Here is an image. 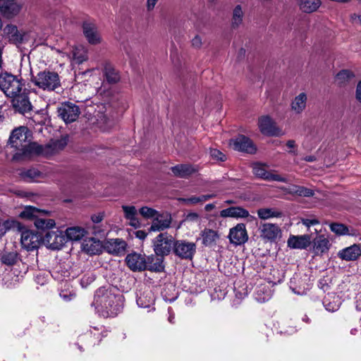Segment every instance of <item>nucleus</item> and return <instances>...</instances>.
Returning <instances> with one entry per match:
<instances>
[{
	"mask_svg": "<svg viewBox=\"0 0 361 361\" xmlns=\"http://www.w3.org/2000/svg\"><path fill=\"white\" fill-rule=\"evenodd\" d=\"M114 287H101L94 294L92 305L104 317H115L123 309L122 296Z\"/></svg>",
	"mask_w": 361,
	"mask_h": 361,
	"instance_id": "f257e3e1",
	"label": "nucleus"
},
{
	"mask_svg": "<svg viewBox=\"0 0 361 361\" xmlns=\"http://www.w3.org/2000/svg\"><path fill=\"white\" fill-rule=\"evenodd\" d=\"M28 133L29 130L25 126H20L11 132L8 145L18 151L13 155V159L28 158L34 154L35 147H32L33 142H30L27 140Z\"/></svg>",
	"mask_w": 361,
	"mask_h": 361,
	"instance_id": "f03ea898",
	"label": "nucleus"
},
{
	"mask_svg": "<svg viewBox=\"0 0 361 361\" xmlns=\"http://www.w3.org/2000/svg\"><path fill=\"white\" fill-rule=\"evenodd\" d=\"M31 81L39 89L47 92L56 91L61 85L59 74L48 70L39 71L36 75H33Z\"/></svg>",
	"mask_w": 361,
	"mask_h": 361,
	"instance_id": "7ed1b4c3",
	"label": "nucleus"
},
{
	"mask_svg": "<svg viewBox=\"0 0 361 361\" xmlns=\"http://www.w3.org/2000/svg\"><path fill=\"white\" fill-rule=\"evenodd\" d=\"M24 87L22 78L8 73L0 74V89L6 97L16 96L25 89Z\"/></svg>",
	"mask_w": 361,
	"mask_h": 361,
	"instance_id": "20e7f679",
	"label": "nucleus"
},
{
	"mask_svg": "<svg viewBox=\"0 0 361 361\" xmlns=\"http://www.w3.org/2000/svg\"><path fill=\"white\" fill-rule=\"evenodd\" d=\"M103 75L104 78V80L102 87L99 88L97 90V94L103 96L105 99V101L109 102V97L111 95V91H106L105 90V83H108L110 85H115L118 83L121 80V75L118 71H117L114 66L109 63L106 62L104 64L103 67Z\"/></svg>",
	"mask_w": 361,
	"mask_h": 361,
	"instance_id": "39448f33",
	"label": "nucleus"
},
{
	"mask_svg": "<svg viewBox=\"0 0 361 361\" xmlns=\"http://www.w3.org/2000/svg\"><path fill=\"white\" fill-rule=\"evenodd\" d=\"M12 228L20 233V241L23 247L27 250H34L39 246V238L37 233L27 229L18 221H12Z\"/></svg>",
	"mask_w": 361,
	"mask_h": 361,
	"instance_id": "423d86ee",
	"label": "nucleus"
},
{
	"mask_svg": "<svg viewBox=\"0 0 361 361\" xmlns=\"http://www.w3.org/2000/svg\"><path fill=\"white\" fill-rule=\"evenodd\" d=\"M67 143L68 139L66 137H62L57 140H51L44 145L33 142L32 147H35L34 154H42L46 157L54 155L63 150L67 145Z\"/></svg>",
	"mask_w": 361,
	"mask_h": 361,
	"instance_id": "0eeeda50",
	"label": "nucleus"
},
{
	"mask_svg": "<svg viewBox=\"0 0 361 361\" xmlns=\"http://www.w3.org/2000/svg\"><path fill=\"white\" fill-rule=\"evenodd\" d=\"M175 239L167 233H159L154 240V250L157 255H168L173 251Z\"/></svg>",
	"mask_w": 361,
	"mask_h": 361,
	"instance_id": "6e6552de",
	"label": "nucleus"
},
{
	"mask_svg": "<svg viewBox=\"0 0 361 361\" xmlns=\"http://www.w3.org/2000/svg\"><path fill=\"white\" fill-rule=\"evenodd\" d=\"M58 116L66 123H71L78 118L80 111L76 104L67 102L61 103L57 107Z\"/></svg>",
	"mask_w": 361,
	"mask_h": 361,
	"instance_id": "1a4fd4ad",
	"label": "nucleus"
},
{
	"mask_svg": "<svg viewBox=\"0 0 361 361\" xmlns=\"http://www.w3.org/2000/svg\"><path fill=\"white\" fill-rule=\"evenodd\" d=\"M196 250V243L186 240H177L174 244L173 253L180 259H192Z\"/></svg>",
	"mask_w": 361,
	"mask_h": 361,
	"instance_id": "9d476101",
	"label": "nucleus"
},
{
	"mask_svg": "<svg viewBox=\"0 0 361 361\" xmlns=\"http://www.w3.org/2000/svg\"><path fill=\"white\" fill-rule=\"evenodd\" d=\"M11 99L12 106L16 111L25 114L32 111V106L26 89L18 93L16 96L11 97Z\"/></svg>",
	"mask_w": 361,
	"mask_h": 361,
	"instance_id": "9b49d317",
	"label": "nucleus"
},
{
	"mask_svg": "<svg viewBox=\"0 0 361 361\" xmlns=\"http://www.w3.org/2000/svg\"><path fill=\"white\" fill-rule=\"evenodd\" d=\"M43 241L49 248L60 250L66 243V238L61 231H51L45 234Z\"/></svg>",
	"mask_w": 361,
	"mask_h": 361,
	"instance_id": "f8f14e48",
	"label": "nucleus"
},
{
	"mask_svg": "<svg viewBox=\"0 0 361 361\" xmlns=\"http://www.w3.org/2000/svg\"><path fill=\"white\" fill-rule=\"evenodd\" d=\"M259 232L262 240L271 243L275 242L281 235L280 227L277 224L270 223H264L260 225Z\"/></svg>",
	"mask_w": 361,
	"mask_h": 361,
	"instance_id": "ddd939ff",
	"label": "nucleus"
},
{
	"mask_svg": "<svg viewBox=\"0 0 361 361\" xmlns=\"http://www.w3.org/2000/svg\"><path fill=\"white\" fill-rule=\"evenodd\" d=\"M128 267L133 271H140L147 269V261L145 255L135 252L128 254L126 257Z\"/></svg>",
	"mask_w": 361,
	"mask_h": 361,
	"instance_id": "4468645a",
	"label": "nucleus"
},
{
	"mask_svg": "<svg viewBox=\"0 0 361 361\" xmlns=\"http://www.w3.org/2000/svg\"><path fill=\"white\" fill-rule=\"evenodd\" d=\"M253 173L258 178L268 181H278L281 183H287L288 180L278 174L273 173L266 169V166L256 163L252 166Z\"/></svg>",
	"mask_w": 361,
	"mask_h": 361,
	"instance_id": "2eb2a0df",
	"label": "nucleus"
},
{
	"mask_svg": "<svg viewBox=\"0 0 361 361\" xmlns=\"http://www.w3.org/2000/svg\"><path fill=\"white\" fill-rule=\"evenodd\" d=\"M258 126L261 133L264 135L271 136L282 135L281 130L276 127L274 121L268 116L259 118Z\"/></svg>",
	"mask_w": 361,
	"mask_h": 361,
	"instance_id": "dca6fc26",
	"label": "nucleus"
},
{
	"mask_svg": "<svg viewBox=\"0 0 361 361\" xmlns=\"http://www.w3.org/2000/svg\"><path fill=\"white\" fill-rule=\"evenodd\" d=\"M230 145L238 151L253 154L256 152V147L252 140L245 135H238L236 138L230 141Z\"/></svg>",
	"mask_w": 361,
	"mask_h": 361,
	"instance_id": "f3484780",
	"label": "nucleus"
},
{
	"mask_svg": "<svg viewBox=\"0 0 361 361\" xmlns=\"http://www.w3.org/2000/svg\"><path fill=\"white\" fill-rule=\"evenodd\" d=\"M228 238L232 244L236 245L244 244L248 240L245 225L238 224L231 228Z\"/></svg>",
	"mask_w": 361,
	"mask_h": 361,
	"instance_id": "a211bd4d",
	"label": "nucleus"
},
{
	"mask_svg": "<svg viewBox=\"0 0 361 361\" xmlns=\"http://www.w3.org/2000/svg\"><path fill=\"white\" fill-rule=\"evenodd\" d=\"M338 257L345 261H355L361 256V246L354 244L338 251Z\"/></svg>",
	"mask_w": 361,
	"mask_h": 361,
	"instance_id": "6ab92c4d",
	"label": "nucleus"
},
{
	"mask_svg": "<svg viewBox=\"0 0 361 361\" xmlns=\"http://www.w3.org/2000/svg\"><path fill=\"white\" fill-rule=\"evenodd\" d=\"M311 243V238L309 235H290L288 240V247L291 249H306Z\"/></svg>",
	"mask_w": 361,
	"mask_h": 361,
	"instance_id": "aec40b11",
	"label": "nucleus"
},
{
	"mask_svg": "<svg viewBox=\"0 0 361 361\" xmlns=\"http://www.w3.org/2000/svg\"><path fill=\"white\" fill-rule=\"evenodd\" d=\"M82 29L84 35L89 43L92 44L100 43L101 37L95 24L90 22H85L82 25Z\"/></svg>",
	"mask_w": 361,
	"mask_h": 361,
	"instance_id": "412c9836",
	"label": "nucleus"
},
{
	"mask_svg": "<svg viewBox=\"0 0 361 361\" xmlns=\"http://www.w3.org/2000/svg\"><path fill=\"white\" fill-rule=\"evenodd\" d=\"M20 6L15 0H0V13L7 18L17 15Z\"/></svg>",
	"mask_w": 361,
	"mask_h": 361,
	"instance_id": "4be33fe9",
	"label": "nucleus"
},
{
	"mask_svg": "<svg viewBox=\"0 0 361 361\" xmlns=\"http://www.w3.org/2000/svg\"><path fill=\"white\" fill-rule=\"evenodd\" d=\"M126 243L120 238L110 239L105 244L106 251L115 255H121L125 252Z\"/></svg>",
	"mask_w": 361,
	"mask_h": 361,
	"instance_id": "5701e85b",
	"label": "nucleus"
},
{
	"mask_svg": "<svg viewBox=\"0 0 361 361\" xmlns=\"http://www.w3.org/2000/svg\"><path fill=\"white\" fill-rule=\"evenodd\" d=\"M154 295L149 289L140 292L137 295V304L142 308H150L154 305Z\"/></svg>",
	"mask_w": 361,
	"mask_h": 361,
	"instance_id": "b1692460",
	"label": "nucleus"
},
{
	"mask_svg": "<svg viewBox=\"0 0 361 361\" xmlns=\"http://www.w3.org/2000/svg\"><path fill=\"white\" fill-rule=\"evenodd\" d=\"M174 176L185 178L197 171V168L191 164H178L171 167Z\"/></svg>",
	"mask_w": 361,
	"mask_h": 361,
	"instance_id": "393cba45",
	"label": "nucleus"
},
{
	"mask_svg": "<svg viewBox=\"0 0 361 361\" xmlns=\"http://www.w3.org/2000/svg\"><path fill=\"white\" fill-rule=\"evenodd\" d=\"M47 213V210L39 209L32 206H26L19 214V216L21 219L32 221L35 222L37 217L40 216V215H45Z\"/></svg>",
	"mask_w": 361,
	"mask_h": 361,
	"instance_id": "a878e982",
	"label": "nucleus"
},
{
	"mask_svg": "<svg viewBox=\"0 0 361 361\" xmlns=\"http://www.w3.org/2000/svg\"><path fill=\"white\" fill-rule=\"evenodd\" d=\"M221 217L246 218L249 216V212L240 207H231L220 212Z\"/></svg>",
	"mask_w": 361,
	"mask_h": 361,
	"instance_id": "bb28decb",
	"label": "nucleus"
},
{
	"mask_svg": "<svg viewBox=\"0 0 361 361\" xmlns=\"http://www.w3.org/2000/svg\"><path fill=\"white\" fill-rule=\"evenodd\" d=\"M4 34L8 37L9 41L13 44H20L23 40V35L20 32L14 25H7L4 29Z\"/></svg>",
	"mask_w": 361,
	"mask_h": 361,
	"instance_id": "cd10ccee",
	"label": "nucleus"
},
{
	"mask_svg": "<svg viewBox=\"0 0 361 361\" xmlns=\"http://www.w3.org/2000/svg\"><path fill=\"white\" fill-rule=\"evenodd\" d=\"M122 209L125 218L129 221V225L135 228L140 227V222L137 217V209L134 206L123 205Z\"/></svg>",
	"mask_w": 361,
	"mask_h": 361,
	"instance_id": "c85d7f7f",
	"label": "nucleus"
},
{
	"mask_svg": "<svg viewBox=\"0 0 361 361\" xmlns=\"http://www.w3.org/2000/svg\"><path fill=\"white\" fill-rule=\"evenodd\" d=\"M329 247V240L323 235H318L313 240V250L316 255H322L327 252Z\"/></svg>",
	"mask_w": 361,
	"mask_h": 361,
	"instance_id": "c756f323",
	"label": "nucleus"
},
{
	"mask_svg": "<svg viewBox=\"0 0 361 361\" xmlns=\"http://www.w3.org/2000/svg\"><path fill=\"white\" fill-rule=\"evenodd\" d=\"M300 9L306 13L315 12L321 6L320 0H297Z\"/></svg>",
	"mask_w": 361,
	"mask_h": 361,
	"instance_id": "7c9ffc66",
	"label": "nucleus"
},
{
	"mask_svg": "<svg viewBox=\"0 0 361 361\" xmlns=\"http://www.w3.org/2000/svg\"><path fill=\"white\" fill-rule=\"evenodd\" d=\"M254 295L259 302H264L271 298V290L268 286L260 284L257 286Z\"/></svg>",
	"mask_w": 361,
	"mask_h": 361,
	"instance_id": "2f4dec72",
	"label": "nucleus"
},
{
	"mask_svg": "<svg viewBox=\"0 0 361 361\" xmlns=\"http://www.w3.org/2000/svg\"><path fill=\"white\" fill-rule=\"evenodd\" d=\"M87 233L86 230L78 226L70 227L66 230L65 236L68 240L77 241L82 239Z\"/></svg>",
	"mask_w": 361,
	"mask_h": 361,
	"instance_id": "473e14b6",
	"label": "nucleus"
},
{
	"mask_svg": "<svg viewBox=\"0 0 361 361\" xmlns=\"http://www.w3.org/2000/svg\"><path fill=\"white\" fill-rule=\"evenodd\" d=\"M307 97L305 92L300 93L291 103V109L296 114H301L306 107Z\"/></svg>",
	"mask_w": 361,
	"mask_h": 361,
	"instance_id": "72a5a7b5",
	"label": "nucleus"
},
{
	"mask_svg": "<svg viewBox=\"0 0 361 361\" xmlns=\"http://www.w3.org/2000/svg\"><path fill=\"white\" fill-rule=\"evenodd\" d=\"M171 218L159 217V214L154 219L149 230L152 231H160L170 227Z\"/></svg>",
	"mask_w": 361,
	"mask_h": 361,
	"instance_id": "f704fd0d",
	"label": "nucleus"
},
{
	"mask_svg": "<svg viewBox=\"0 0 361 361\" xmlns=\"http://www.w3.org/2000/svg\"><path fill=\"white\" fill-rule=\"evenodd\" d=\"M49 213L50 212L47 211V213L45 215H40V216L35 219L34 224L37 228L45 230L51 228L55 226L56 224L54 220L51 219H47Z\"/></svg>",
	"mask_w": 361,
	"mask_h": 361,
	"instance_id": "c9c22d12",
	"label": "nucleus"
},
{
	"mask_svg": "<svg viewBox=\"0 0 361 361\" xmlns=\"http://www.w3.org/2000/svg\"><path fill=\"white\" fill-rule=\"evenodd\" d=\"M287 192L289 194L300 197H312L314 194L312 189L296 185L290 186L287 189Z\"/></svg>",
	"mask_w": 361,
	"mask_h": 361,
	"instance_id": "e433bc0d",
	"label": "nucleus"
},
{
	"mask_svg": "<svg viewBox=\"0 0 361 361\" xmlns=\"http://www.w3.org/2000/svg\"><path fill=\"white\" fill-rule=\"evenodd\" d=\"M201 235L202 238V244L205 246L212 245L219 238V235L216 231L209 228H204L201 232Z\"/></svg>",
	"mask_w": 361,
	"mask_h": 361,
	"instance_id": "4c0bfd02",
	"label": "nucleus"
},
{
	"mask_svg": "<svg viewBox=\"0 0 361 361\" xmlns=\"http://www.w3.org/2000/svg\"><path fill=\"white\" fill-rule=\"evenodd\" d=\"M244 13L240 5L236 6L233 11L231 26L233 28L238 27L243 23Z\"/></svg>",
	"mask_w": 361,
	"mask_h": 361,
	"instance_id": "58836bf2",
	"label": "nucleus"
},
{
	"mask_svg": "<svg viewBox=\"0 0 361 361\" xmlns=\"http://www.w3.org/2000/svg\"><path fill=\"white\" fill-rule=\"evenodd\" d=\"M257 215L262 220L273 217H281L282 213L271 208H261L257 210Z\"/></svg>",
	"mask_w": 361,
	"mask_h": 361,
	"instance_id": "ea45409f",
	"label": "nucleus"
},
{
	"mask_svg": "<svg viewBox=\"0 0 361 361\" xmlns=\"http://www.w3.org/2000/svg\"><path fill=\"white\" fill-rule=\"evenodd\" d=\"M73 59L77 63H82L87 59V52L83 46L75 47L73 50Z\"/></svg>",
	"mask_w": 361,
	"mask_h": 361,
	"instance_id": "a19ab883",
	"label": "nucleus"
},
{
	"mask_svg": "<svg viewBox=\"0 0 361 361\" xmlns=\"http://www.w3.org/2000/svg\"><path fill=\"white\" fill-rule=\"evenodd\" d=\"M20 175L25 181L33 182L40 177L41 173L37 169L33 168L21 171Z\"/></svg>",
	"mask_w": 361,
	"mask_h": 361,
	"instance_id": "79ce46f5",
	"label": "nucleus"
},
{
	"mask_svg": "<svg viewBox=\"0 0 361 361\" xmlns=\"http://www.w3.org/2000/svg\"><path fill=\"white\" fill-rule=\"evenodd\" d=\"M324 305L325 309L331 312L337 311L341 306V301L338 297H333V300H331V297H328L324 300Z\"/></svg>",
	"mask_w": 361,
	"mask_h": 361,
	"instance_id": "37998d69",
	"label": "nucleus"
},
{
	"mask_svg": "<svg viewBox=\"0 0 361 361\" xmlns=\"http://www.w3.org/2000/svg\"><path fill=\"white\" fill-rule=\"evenodd\" d=\"M215 197L214 194L202 195L200 196H191L183 199V201L187 204H197L198 203L206 202Z\"/></svg>",
	"mask_w": 361,
	"mask_h": 361,
	"instance_id": "c03bdc74",
	"label": "nucleus"
},
{
	"mask_svg": "<svg viewBox=\"0 0 361 361\" xmlns=\"http://www.w3.org/2000/svg\"><path fill=\"white\" fill-rule=\"evenodd\" d=\"M354 74L349 70H342L336 76V82L341 85L354 78Z\"/></svg>",
	"mask_w": 361,
	"mask_h": 361,
	"instance_id": "a18cd8bd",
	"label": "nucleus"
},
{
	"mask_svg": "<svg viewBox=\"0 0 361 361\" xmlns=\"http://www.w3.org/2000/svg\"><path fill=\"white\" fill-rule=\"evenodd\" d=\"M1 262L6 265H13L17 261V254L13 252H5L0 257Z\"/></svg>",
	"mask_w": 361,
	"mask_h": 361,
	"instance_id": "49530a36",
	"label": "nucleus"
},
{
	"mask_svg": "<svg viewBox=\"0 0 361 361\" xmlns=\"http://www.w3.org/2000/svg\"><path fill=\"white\" fill-rule=\"evenodd\" d=\"M139 212L145 219L155 218L158 215V212L151 207H142Z\"/></svg>",
	"mask_w": 361,
	"mask_h": 361,
	"instance_id": "de8ad7c7",
	"label": "nucleus"
},
{
	"mask_svg": "<svg viewBox=\"0 0 361 361\" xmlns=\"http://www.w3.org/2000/svg\"><path fill=\"white\" fill-rule=\"evenodd\" d=\"M330 228L331 231L338 235H345L347 234L348 231V228L341 224H331L330 225Z\"/></svg>",
	"mask_w": 361,
	"mask_h": 361,
	"instance_id": "09e8293b",
	"label": "nucleus"
},
{
	"mask_svg": "<svg viewBox=\"0 0 361 361\" xmlns=\"http://www.w3.org/2000/svg\"><path fill=\"white\" fill-rule=\"evenodd\" d=\"M164 265H163V261L160 258H157L156 262L153 264L151 263L150 265H149L148 269L150 271H154L157 272H160L164 270Z\"/></svg>",
	"mask_w": 361,
	"mask_h": 361,
	"instance_id": "8fccbe9b",
	"label": "nucleus"
},
{
	"mask_svg": "<svg viewBox=\"0 0 361 361\" xmlns=\"http://www.w3.org/2000/svg\"><path fill=\"white\" fill-rule=\"evenodd\" d=\"M210 155L214 159L217 161H224L226 159V155L217 149H211Z\"/></svg>",
	"mask_w": 361,
	"mask_h": 361,
	"instance_id": "3c124183",
	"label": "nucleus"
},
{
	"mask_svg": "<svg viewBox=\"0 0 361 361\" xmlns=\"http://www.w3.org/2000/svg\"><path fill=\"white\" fill-rule=\"evenodd\" d=\"M95 280L94 274H87L83 276L80 279V284L83 288L87 287L89 284L92 283Z\"/></svg>",
	"mask_w": 361,
	"mask_h": 361,
	"instance_id": "603ef678",
	"label": "nucleus"
},
{
	"mask_svg": "<svg viewBox=\"0 0 361 361\" xmlns=\"http://www.w3.org/2000/svg\"><path fill=\"white\" fill-rule=\"evenodd\" d=\"M9 228H12V221L2 222L0 219V236L4 235Z\"/></svg>",
	"mask_w": 361,
	"mask_h": 361,
	"instance_id": "864d4df0",
	"label": "nucleus"
},
{
	"mask_svg": "<svg viewBox=\"0 0 361 361\" xmlns=\"http://www.w3.org/2000/svg\"><path fill=\"white\" fill-rule=\"evenodd\" d=\"M191 43L193 47L200 48L202 44V38L199 35H196L192 38Z\"/></svg>",
	"mask_w": 361,
	"mask_h": 361,
	"instance_id": "5fc2aeb1",
	"label": "nucleus"
},
{
	"mask_svg": "<svg viewBox=\"0 0 361 361\" xmlns=\"http://www.w3.org/2000/svg\"><path fill=\"white\" fill-rule=\"evenodd\" d=\"M200 219V216L196 212H190L186 216V220L189 221H197Z\"/></svg>",
	"mask_w": 361,
	"mask_h": 361,
	"instance_id": "6e6d98bb",
	"label": "nucleus"
},
{
	"mask_svg": "<svg viewBox=\"0 0 361 361\" xmlns=\"http://www.w3.org/2000/svg\"><path fill=\"white\" fill-rule=\"evenodd\" d=\"M302 223L307 227H310L311 226L318 224L319 221L315 219H302Z\"/></svg>",
	"mask_w": 361,
	"mask_h": 361,
	"instance_id": "4d7b16f0",
	"label": "nucleus"
},
{
	"mask_svg": "<svg viewBox=\"0 0 361 361\" xmlns=\"http://www.w3.org/2000/svg\"><path fill=\"white\" fill-rule=\"evenodd\" d=\"M104 219V214L102 213H99L96 214H93L91 216V220L94 224L100 223Z\"/></svg>",
	"mask_w": 361,
	"mask_h": 361,
	"instance_id": "13d9d810",
	"label": "nucleus"
},
{
	"mask_svg": "<svg viewBox=\"0 0 361 361\" xmlns=\"http://www.w3.org/2000/svg\"><path fill=\"white\" fill-rule=\"evenodd\" d=\"M47 277L44 274H38L35 276V281L37 283L44 285L47 283Z\"/></svg>",
	"mask_w": 361,
	"mask_h": 361,
	"instance_id": "bf43d9fd",
	"label": "nucleus"
},
{
	"mask_svg": "<svg viewBox=\"0 0 361 361\" xmlns=\"http://www.w3.org/2000/svg\"><path fill=\"white\" fill-rule=\"evenodd\" d=\"M158 0H147V9L148 11H151L154 8Z\"/></svg>",
	"mask_w": 361,
	"mask_h": 361,
	"instance_id": "052dcab7",
	"label": "nucleus"
},
{
	"mask_svg": "<svg viewBox=\"0 0 361 361\" xmlns=\"http://www.w3.org/2000/svg\"><path fill=\"white\" fill-rule=\"evenodd\" d=\"M135 236H136L137 238L140 239V240H144V239H145V238H146V237H147V233H145V231H141V230H140V231H137L135 233Z\"/></svg>",
	"mask_w": 361,
	"mask_h": 361,
	"instance_id": "680f3d73",
	"label": "nucleus"
},
{
	"mask_svg": "<svg viewBox=\"0 0 361 361\" xmlns=\"http://www.w3.org/2000/svg\"><path fill=\"white\" fill-rule=\"evenodd\" d=\"M356 98L361 102V81L357 84V86Z\"/></svg>",
	"mask_w": 361,
	"mask_h": 361,
	"instance_id": "e2e57ef3",
	"label": "nucleus"
},
{
	"mask_svg": "<svg viewBox=\"0 0 361 361\" xmlns=\"http://www.w3.org/2000/svg\"><path fill=\"white\" fill-rule=\"evenodd\" d=\"M83 249L90 254H94V249L92 248L91 247H88V243H85L82 244Z\"/></svg>",
	"mask_w": 361,
	"mask_h": 361,
	"instance_id": "0e129e2a",
	"label": "nucleus"
},
{
	"mask_svg": "<svg viewBox=\"0 0 361 361\" xmlns=\"http://www.w3.org/2000/svg\"><path fill=\"white\" fill-rule=\"evenodd\" d=\"M215 206L214 204H207L205 205L204 207V209L205 211L207 212H210L212 211L213 209H214Z\"/></svg>",
	"mask_w": 361,
	"mask_h": 361,
	"instance_id": "69168bd1",
	"label": "nucleus"
},
{
	"mask_svg": "<svg viewBox=\"0 0 361 361\" xmlns=\"http://www.w3.org/2000/svg\"><path fill=\"white\" fill-rule=\"evenodd\" d=\"M351 19L353 21L356 20L357 19L359 20L360 23L361 25V14L359 16V15L354 13V14L351 15Z\"/></svg>",
	"mask_w": 361,
	"mask_h": 361,
	"instance_id": "338daca9",
	"label": "nucleus"
},
{
	"mask_svg": "<svg viewBox=\"0 0 361 361\" xmlns=\"http://www.w3.org/2000/svg\"><path fill=\"white\" fill-rule=\"evenodd\" d=\"M286 145L288 148H293L295 146V143L294 140H288L286 143Z\"/></svg>",
	"mask_w": 361,
	"mask_h": 361,
	"instance_id": "774afa93",
	"label": "nucleus"
}]
</instances>
